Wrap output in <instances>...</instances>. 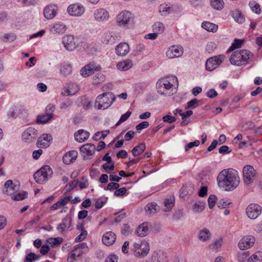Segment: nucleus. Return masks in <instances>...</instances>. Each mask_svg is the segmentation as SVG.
I'll return each instance as SVG.
<instances>
[{
    "label": "nucleus",
    "instance_id": "ea45409f",
    "mask_svg": "<svg viewBox=\"0 0 262 262\" xmlns=\"http://www.w3.org/2000/svg\"><path fill=\"white\" fill-rule=\"evenodd\" d=\"M146 146L144 143H140L132 149V154L134 157H137L141 155L145 149Z\"/></svg>",
    "mask_w": 262,
    "mask_h": 262
},
{
    "label": "nucleus",
    "instance_id": "b1692460",
    "mask_svg": "<svg viewBox=\"0 0 262 262\" xmlns=\"http://www.w3.org/2000/svg\"><path fill=\"white\" fill-rule=\"evenodd\" d=\"M67 27L63 23L58 22L51 25L50 31L53 34H63L66 32Z\"/></svg>",
    "mask_w": 262,
    "mask_h": 262
},
{
    "label": "nucleus",
    "instance_id": "c85d7f7f",
    "mask_svg": "<svg viewBox=\"0 0 262 262\" xmlns=\"http://www.w3.org/2000/svg\"><path fill=\"white\" fill-rule=\"evenodd\" d=\"M103 243L107 246L112 245L115 243V233L113 232H107L102 236Z\"/></svg>",
    "mask_w": 262,
    "mask_h": 262
},
{
    "label": "nucleus",
    "instance_id": "c9c22d12",
    "mask_svg": "<svg viewBox=\"0 0 262 262\" xmlns=\"http://www.w3.org/2000/svg\"><path fill=\"white\" fill-rule=\"evenodd\" d=\"M132 66V61L129 59H127L119 62L117 64V67L121 71H125L131 68Z\"/></svg>",
    "mask_w": 262,
    "mask_h": 262
},
{
    "label": "nucleus",
    "instance_id": "37998d69",
    "mask_svg": "<svg viewBox=\"0 0 262 262\" xmlns=\"http://www.w3.org/2000/svg\"><path fill=\"white\" fill-rule=\"evenodd\" d=\"M232 16L234 20L239 23H242L244 19V16L239 10H235L232 11Z\"/></svg>",
    "mask_w": 262,
    "mask_h": 262
},
{
    "label": "nucleus",
    "instance_id": "5fc2aeb1",
    "mask_svg": "<svg viewBox=\"0 0 262 262\" xmlns=\"http://www.w3.org/2000/svg\"><path fill=\"white\" fill-rule=\"evenodd\" d=\"M119 185L116 183V196H121L124 195L126 192V189L125 187L119 188Z\"/></svg>",
    "mask_w": 262,
    "mask_h": 262
},
{
    "label": "nucleus",
    "instance_id": "cd10ccee",
    "mask_svg": "<svg viewBox=\"0 0 262 262\" xmlns=\"http://www.w3.org/2000/svg\"><path fill=\"white\" fill-rule=\"evenodd\" d=\"M78 153L75 150L68 152L62 158V161L66 164H70L73 163L77 157Z\"/></svg>",
    "mask_w": 262,
    "mask_h": 262
},
{
    "label": "nucleus",
    "instance_id": "13d9d810",
    "mask_svg": "<svg viewBox=\"0 0 262 262\" xmlns=\"http://www.w3.org/2000/svg\"><path fill=\"white\" fill-rule=\"evenodd\" d=\"M27 194H28L26 192L18 193L13 195L12 197V199L15 201H21L26 198L27 197Z\"/></svg>",
    "mask_w": 262,
    "mask_h": 262
},
{
    "label": "nucleus",
    "instance_id": "f704fd0d",
    "mask_svg": "<svg viewBox=\"0 0 262 262\" xmlns=\"http://www.w3.org/2000/svg\"><path fill=\"white\" fill-rule=\"evenodd\" d=\"M159 210V206L155 203H149L145 207V213L148 215L155 214Z\"/></svg>",
    "mask_w": 262,
    "mask_h": 262
},
{
    "label": "nucleus",
    "instance_id": "4c0bfd02",
    "mask_svg": "<svg viewBox=\"0 0 262 262\" xmlns=\"http://www.w3.org/2000/svg\"><path fill=\"white\" fill-rule=\"evenodd\" d=\"M164 211H169L172 209L174 204V198L173 196H170L168 198L165 199L164 202Z\"/></svg>",
    "mask_w": 262,
    "mask_h": 262
},
{
    "label": "nucleus",
    "instance_id": "5701e85b",
    "mask_svg": "<svg viewBox=\"0 0 262 262\" xmlns=\"http://www.w3.org/2000/svg\"><path fill=\"white\" fill-rule=\"evenodd\" d=\"M151 262H167L166 254L161 250L154 251L151 255Z\"/></svg>",
    "mask_w": 262,
    "mask_h": 262
},
{
    "label": "nucleus",
    "instance_id": "603ef678",
    "mask_svg": "<svg viewBox=\"0 0 262 262\" xmlns=\"http://www.w3.org/2000/svg\"><path fill=\"white\" fill-rule=\"evenodd\" d=\"M204 203L203 202H199L194 204L192 210L194 212H200L204 209Z\"/></svg>",
    "mask_w": 262,
    "mask_h": 262
},
{
    "label": "nucleus",
    "instance_id": "e2e57ef3",
    "mask_svg": "<svg viewBox=\"0 0 262 262\" xmlns=\"http://www.w3.org/2000/svg\"><path fill=\"white\" fill-rule=\"evenodd\" d=\"M230 204H231V202L229 200L222 199L217 203V206L219 208H226Z\"/></svg>",
    "mask_w": 262,
    "mask_h": 262
},
{
    "label": "nucleus",
    "instance_id": "6e6d98bb",
    "mask_svg": "<svg viewBox=\"0 0 262 262\" xmlns=\"http://www.w3.org/2000/svg\"><path fill=\"white\" fill-rule=\"evenodd\" d=\"M39 258V256L36 255L34 253H30L26 255L25 262H32L33 260H37Z\"/></svg>",
    "mask_w": 262,
    "mask_h": 262
},
{
    "label": "nucleus",
    "instance_id": "e433bc0d",
    "mask_svg": "<svg viewBox=\"0 0 262 262\" xmlns=\"http://www.w3.org/2000/svg\"><path fill=\"white\" fill-rule=\"evenodd\" d=\"M83 253V251H78L77 248L71 252L68 256L67 260L68 262H74L76 260V258L80 256Z\"/></svg>",
    "mask_w": 262,
    "mask_h": 262
},
{
    "label": "nucleus",
    "instance_id": "4be33fe9",
    "mask_svg": "<svg viewBox=\"0 0 262 262\" xmlns=\"http://www.w3.org/2000/svg\"><path fill=\"white\" fill-rule=\"evenodd\" d=\"M95 146L91 143L85 144L80 148V151L84 158L93 155L95 153Z\"/></svg>",
    "mask_w": 262,
    "mask_h": 262
},
{
    "label": "nucleus",
    "instance_id": "9d476101",
    "mask_svg": "<svg viewBox=\"0 0 262 262\" xmlns=\"http://www.w3.org/2000/svg\"><path fill=\"white\" fill-rule=\"evenodd\" d=\"M224 55H219L208 58L206 62V68L209 71H212L217 68L224 60Z\"/></svg>",
    "mask_w": 262,
    "mask_h": 262
},
{
    "label": "nucleus",
    "instance_id": "a19ab883",
    "mask_svg": "<svg viewBox=\"0 0 262 262\" xmlns=\"http://www.w3.org/2000/svg\"><path fill=\"white\" fill-rule=\"evenodd\" d=\"M72 72V67L71 64L63 63L60 66V73L63 76H67Z\"/></svg>",
    "mask_w": 262,
    "mask_h": 262
},
{
    "label": "nucleus",
    "instance_id": "20e7f679",
    "mask_svg": "<svg viewBox=\"0 0 262 262\" xmlns=\"http://www.w3.org/2000/svg\"><path fill=\"white\" fill-rule=\"evenodd\" d=\"M150 246L148 242L145 240L134 242L131 246V252L137 258H144L149 253Z\"/></svg>",
    "mask_w": 262,
    "mask_h": 262
},
{
    "label": "nucleus",
    "instance_id": "7ed1b4c3",
    "mask_svg": "<svg viewBox=\"0 0 262 262\" xmlns=\"http://www.w3.org/2000/svg\"><path fill=\"white\" fill-rule=\"evenodd\" d=\"M251 52L247 50H239L233 52L230 57V63L236 66L245 65L253 57Z\"/></svg>",
    "mask_w": 262,
    "mask_h": 262
},
{
    "label": "nucleus",
    "instance_id": "864d4df0",
    "mask_svg": "<svg viewBox=\"0 0 262 262\" xmlns=\"http://www.w3.org/2000/svg\"><path fill=\"white\" fill-rule=\"evenodd\" d=\"M244 42V40L243 39H235L229 50H233L234 49L241 48Z\"/></svg>",
    "mask_w": 262,
    "mask_h": 262
},
{
    "label": "nucleus",
    "instance_id": "6e6552de",
    "mask_svg": "<svg viewBox=\"0 0 262 262\" xmlns=\"http://www.w3.org/2000/svg\"><path fill=\"white\" fill-rule=\"evenodd\" d=\"M132 19V13L126 10H123L116 17L118 26L122 28H127Z\"/></svg>",
    "mask_w": 262,
    "mask_h": 262
},
{
    "label": "nucleus",
    "instance_id": "680f3d73",
    "mask_svg": "<svg viewBox=\"0 0 262 262\" xmlns=\"http://www.w3.org/2000/svg\"><path fill=\"white\" fill-rule=\"evenodd\" d=\"M79 188L80 189L86 188L88 187V180L86 177H82L81 178V181L79 182Z\"/></svg>",
    "mask_w": 262,
    "mask_h": 262
},
{
    "label": "nucleus",
    "instance_id": "bb28decb",
    "mask_svg": "<svg viewBox=\"0 0 262 262\" xmlns=\"http://www.w3.org/2000/svg\"><path fill=\"white\" fill-rule=\"evenodd\" d=\"M75 140L78 142L82 143L86 141L90 137V133L83 129H79L75 133Z\"/></svg>",
    "mask_w": 262,
    "mask_h": 262
},
{
    "label": "nucleus",
    "instance_id": "a211bd4d",
    "mask_svg": "<svg viewBox=\"0 0 262 262\" xmlns=\"http://www.w3.org/2000/svg\"><path fill=\"white\" fill-rule=\"evenodd\" d=\"M4 186V191L6 194L10 195L13 194L19 189V184L18 183H13L11 180L7 181Z\"/></svg>",
    "mask_w": 262,
    "mask_h": 262
},
{
    "label": "nucleus",
    "instance_id": "a878e982",
    "mask_svg": "<svg viewBox=\"0 0 262 262\" xmlns=\"http://www.w3.org/2000/svg\"><path fill=\"white\" fill-rule=\"evenodd\" d=\"M72 217L70 216H66L62 220V222L59 224L57 227V230H59L61 233H63L64 230L67 228L69 229L72 226Z\"/></svg>",
    "mask_w": 262,
    "mask_h": 262
},
{
    "label": "nucleus",
    "instance_id": "0eeeda50",
    "mask_svg": "<svg viewBox=\"0 0 262 262\" xmlns=\"http://www.w3.org/2000/svg\"><path fill=\"white\" fill-rule=\"evenodd\" d=\"M243 181L247 186H250L255 181L257 172L254 167L250 165H247L243 168Z\"/></svg>",
    "mask_w": 262,
    "mask_h": 262
},
{
    "label": "nucleus",
    "instance_id": "c03bdc74",
    "mask_svg": "<svg viewBox=\"0 0 262 262\" xmlns=\"http://www.w3.org/2000/svg\"><path fill=\"white\" fill-rule=\"evenodd\" d=\"M211 6L216 10H222L224 7V2L223 0H211Z\"/></svg>",
    "mask_w": 262,
    "mask_h": 262
},
{
    "label": "nucleus",
    "instance_id": "0e129e2a",
    "mask_svg": "<svg viewBox=\"0 0 262 262\" xmlns=\"http://www.w3.org/2000/svg\"><path fill=\"white\" fill-rule=\"evenodd\" d=\"M121 232L122 234L127 236L131 233V229L127 224H124L121 227Z\"/></svg>",
    "mask_w": 262,
    "mask_h": 262
},
{
    "label": "nucleus",
    "instance_id": "052dcab7",
    "mask_svg": "<svg viewBox=\"0 0 262 262\" xmlns=\"http://www.w3.org/2000/svg\"><path fill=\"white\" fill-rule=\"evenodd\" d=\"M16 39V35L14 34H5L4 35L3 37V40L4 41H12Z\"/></svg>",
    "mask_w": 262,
    "mask_h": 262
},
{
    "label": "nucleus",
    "instance_id": "72a5a7b5",
    "mask_svg": "<svg viewBox=\"0 0 262 262\" xmlns=\"http://www.w3.org/2000/svg\"><path fill=\"white\" fill-rule=\"evenodd\" d=\"M173 11V8L168 4L163 3L159 7V12L163 16H166L171 13Z\"/></svg>",
    "mask_w": 262,
    "mask_h": 262
},
{
    "label": "nucleus",
    "instance_id": "6ab92c4d",
    "mask_svg": "<svg viewBox=\"0 0 262 262\" xmlns=\"http://www.w3.org/2000/svg\"><path fill=\"white\" fill-rule=\"evenodd\" d=\"M62 43L66 50L73 51L76 48L74 38L73 35H67L62 38Z\"/></svg>",
    "mask_w": 262,
    "mask_h": 262
},
{
    "label": "nucleus",
    "instance_id": "bf43d9fd",
    "mask_svg": "<svg viewBox=\"0 0 262 262\" xmlns=\"http://www.w3.org/2000/svg\"><path fill=\"white\" fill-rule=\"evenodd\" d=\"M217 201V198L214 195H210L208 199V203L209 207L210 209H212L213 207L214 206L216 202Z\"/></svg>",
    "mask_w": 262,
    "mask_h": 262
},
{
    "label": "nucleus",
    "instance_id": "9b49d317",
    "mask_svg": "<svg viewBox=\"0 0 262 262\" xmlns=\"http://www.w3.org/2000/svg\"><path fill=\"white\" fill-rule=\"evenodd\" d=\"M54 111L55 106L52 104H48L46 108V113L37 117V122L42 124L47 123L53 117Z\"/></svg>",
    "mask_w": 262,
    "mask_h": 262
},
{
    "label": "nucleus",
    "instance_id": "4d7b16f0",
    "mask_svg": "<svg viewBox=\"0 0 262 262\" xmlns=\"http://www.w3.org/2000/svg\"><path fill=\"white\" fill-rule=\"evenodd\" d=\"M249 253L248 251L243 250L239 252L237 254V259L239 261H244L249 256Z\"/></svg>",
    "mask_w": 262,
    "mask_h": 262
},
{
    "label": "nucleus",
    "instance_id": "f257e3e1",
    "mask_svg": "<svg viewBox=\"0 0 262 262\" xmlns=\"http://www.w3.org/2000/svg\"><path fill=\"white\" fill-rule=\"evenodd\" d=\"M216 180L219 187L227 191L234 190L240 183L238 171L232 168L222 170L219 173Z\"/></svg>",
    "mask_w": 262,
    "mask_h": 262
},
{
    "label": "nucleus",
    "instance_id": "f3484780",
    "mask_svg": "<svg viewBox=\"0 0 262 262\" xmlns=\"http://www.w3.org/2000/svg\"><path fill=\"white\" fill-rule=\"evenodd\" d=\"M94 14L95 19L98 22L107 21L110 18L108 12L103 8L96 10Z\"/></svg>",
    "mask_w": 262,
    "mask_h": 262
},
{
    "label": "nucleus",
    "instance_id": "7c9ffc66",
    "mask_svg": "<svg viewBox=\"0 0 262 262\" xmlns=\"http://www.w3.org/2000/svg\"><path fill=\"white\" fill-rule=\"evenodd\" d=\"M79 89L80 88L77 84L71 83L65 88L62 94L67 96L74 95L79 91Z\"/></svg>",
    "mask_w": 262,
    "mask_h": 262
},
{
    "label": "nucleus",
    "instance_id": "c756f323",
    "mask_svg": "<svg viewBox=\"0 0 262 262\" xmlns=\"http://www.w3.org/2000/svg\"><path fill=\"white\" fill-rule=\"evenodd\" d=\"M129 51V46L126 42L121 43L116 47V53L119 56H125Z\"/></svg>",
    "mask_w": 262,
    "mask_h": 262
},
{
    "label": "nucleus",
    "instance_id": "1a4fd4ad",
    "mask_svg": "<svg viewBox=\"0 0 262 262\" xmlns=\"http://www.w3.org/2000/svg\"><path fill=\"white\" fill-rule=\"evenodd\" d=\"M262 208L256 203L250 204L246 209V213L248 218L251 220L257 219L261 213Z\"/></svg>",
    "mask_w": 262,
    "mask_h": 262
},
{
    "label": "nucleus",
    "instance_id": "412c9836",
    "mask_svg": "<svg viewBox=\"0 0 262 262\" xmlns=\"http://www.w3.org/2000/svg\"><path fill=\"white\" fill-rule=\"evenodd\" d=\"M52 140V137L50 134H43L37 140V144L41 148H47L49 146Z\"/></svg>",
    "mask_w": 262,
    "mask_h": 262
},
{
    "label": "nucleus",
    "instance_id": "423d86ee",
    "mask_svg": "<svg viewBox=\"0 0 262 262\" xmlns=\"http://www.w3.org/2000/svg\"><path fill=\"white\" fill-rule=\"evenodd\" d=\"M53 175V170L49 165H45L34 174V178L38 184H43Z\"/></svg>",
    "mask_w": 262,
    "mask_h": 262
},
{
    "label": "nucleus",
    "instance_id": "69168bd1",
    "mask_svg": "<svg viewBox=\"0 0 262 262\" xmlns=\"http://www.w3.org/2000/svg\"><path fill=\"white\" fill-rule=\"evenodd\" d=\"M199 105V101L196 99H193L187 103V108H194Z\"/></svg>",
    "mask_w": 262,
    "mask_h": 262
},
{
    "label": "nucleus",
    "instance_id": "f8f14e48",
    "mask_svg": "<svg viewBox=\"0 0 262 262\" xmlns=\"http://www.w3.org/2000/svg\"><path fill=\"white\" fill-rule=\"evenodd\" d=\"M84 11L83 6L78 3L71 4L67 8L68 13L72 16H80L84 13Z\"/></svg>",
    "mask_w": 262,
    "mask_h": 262
},
{
    "label": "nucleus",
    "instance_id": "79ce46f5",
    "mask_svg": "<svg viewBox=\"0 0 262 262\" xmlns=\"http://www.w3.org/2000/svg\"><path fill=\"white\" fill-rule=\"evenodd\" d=\"M47 242L52 247H56L59 246L62 243L63 238L61 237L50 238L47 240Z\"/></svg>",
    "mask_w": 262,
    "mask_h": 262
},
{
    "label": "nucleus",
    "instance_id": "aec40b11",
    "mask_svg": "<svg viewBox=\"0 0 262 262\" xmlns=\"http://www.w3.org/2000/svg\"><path fill=\"white\" fill-rule=\"evenodd\" d=\"M151 225L148 222H144L138 226L135 231V234L139 237L146 236L149 231Z\"/></svg>",
    "mask_w": 262,
    "mask_h": 262
},
{
    "label": "nucleus",
    "instance_id": "09e8293b",
    "mask_svg": "<svg viewBox=\"0 0 262 262\" xmlns=\"http://www.w3.org/2000/svg\"><path fill=\"white\" fill-rule=\"evenodd\" d=\"M153 31L158 33H162L165 30L164 25L161 22H156L152 26Z\"/></svg>",
    "mask_w": 262,
    "mask_h": 262
},
{
    "label": "nucleus",
    "instance_id": "774afa93",
    "mask_svg": "<svg viewBox=\"0 0 262 262\" xmlns=\"http://www.w3.org/2000/svg\"><path fill=\"white\" fill-rule=\"evenodd\" d=\"M131 112L129 111L127 112L124 114L122 115L119 120V121L116 123V126L119 125L122 122L126 121L130 116Z\"/></svg>",
    "mask_w": 262,
    "mask_h": 262
},
{
    "label": "nucleus",
    "instance_id": "2eb2a0df",
    "mask_svg": "<svg viewBox=\"0 0 262 262\" xmlns=\"http://www.w3.org/2000/svg\"><path fill=\"white\" fill-rule=\"evenodd\" d=\"M183 53V48L181 46H171L166 52V56L169 58H177L181 56Z\"/></svg>",
    "mask_w": 262,
    "mask_h": 262
},
{
    "label": "nucleus",
    "instance_id": "2f4dec72",
    "mask_svg": "<svg viewBox=\"0 0 262 262\" xmlns=\"http://www.w3.org/2000/svg\"><path fill=\"white\" fill-rule=\"evenodd\" d=\"M71 199L72 196H71L64 197L63 198L61 199L59 201H58L56 203L52 205L50 207V209L51 210H57L62 207V206L66 205Z\"/></svg>",
    "mask_w": 262,
    "mask_h": 262
},
{
    "label": "nucleus",
    "instance_id": "393cba45",
    "mask_svg": "<svg viewBox=\"0 0 262 262\" xmlns=\"http://www.w3.org/2000/svg\"><path fill=\"white\" fill-rule=\"evenodd\" d=\"M57 6L54 5H51L47 6L44 9V16L48 19L53 18L57 13Z\"/></svg>",
    "mask_w": 262,
    "mask_h": 262
},
{
    "label": "nucleus",
    "instance_id": "dca6fc26",
    "mask_svg": "<svg viewBox=\"0 0 262 262\" xmlns=\"http://www.w3.org/2000/svg\"><path fill=\"white\" fill-rule=\"evenodd\" d=\"M37 136L38 133L36 129L33 127H29L24 131L22 138L25 141L30 143L34 141Z\"/></svg>",
    "mask_w": 262,
    "mask_h": 262
},
{
    "label": "nucleus",
    "instance_id": "39448f33",
    "mask_svg": "<svg viewBox=\"0 0 262 262\" xmlns=\"http://www.w3.org/2000/svg\"><path fill=\"white\" fill-rule=\"evenodd\" d=\"M115 100L112 93H104L99 95L95 101V107L98 110L107 108Z\"/></svg>",
    "mask_w": 262,
    "mask_h": 262
},
{
    "label": "nucleus",
    "instance_id": "49530a36",
    "mask_svg": "<svg viewBox=\"0 0 262 262\" xmlns=\"http://www.w3.org/2000/svg\"><path fill=\"white\" fill-rule=\"evenodd\" d=\"M105 77L104 75L101 73L96 74L93 79V84L94 85H98L105 80Z\"/></svg>",
    "mask_w": 262,
    "mask_h": 262
},
{
    "label": "nucleus",
    "instance_id": "338daca9",
    "mask_svg": "<svg viewBox=\"0 0 262 262\" xmlns=\"http://www.w3.org/2000/svg\"><path fill=\"white\" fill-rule=\"evenodd\" d=\"M88 232L86 230L82 229L81 233L77 236L75 239V241L76 242H79L83 241L87 236Z\"/></svg>",
    "mask_w": 262,
    "mask_h": 262
},
{
    "label": "nucleus",
    "instance_id": "3c124183",
    "mask_svg": "<svg viewBox=\"0 0 262 262\" xmlns=\"http://www.w3.org/2000/svg\"><path fill=\"white\" fill-rule=\"evenodd\" d=\"M108 133L109 132L107 130L98 132L95 134L93 138L94 140L98 141L101 139H104L107 136Z\"/></svg>",
    "mask_w": 262,
    "mask_h": 262
},
{
    "label": "nucleus",
    "instance_id": "4468645a",
    "mask_svg": "<svg viewBox=\"0 0 262 262\" xmlns=\"http://www.w3.org/2000/svg\"><path fill=\"white\" fill-rule=\"evenodd\" d=\"M255 238L252 235H247L243 237L238 243V247L242 250H244L251 247L254 244Z\"/></svg>",
    "mask_w": 262,
    "mask_h": 262
},
{
    "label": "nucleus",
    "instance_id": "ddd939ff",
    "mask_svg": "<svg viewBox=\"0 0 262 262\" xmlns=\"http://www.w3.org/2000/svg\"><path fill=\"white\" fill-rule=\"evenodd\" d=\"M101 67L95 63H90L84 66L81 70L80 74L83 77H88L93 74L95 71H100Z\"/></svg>",
    "mask_w": 262,
    "mask_h": 262
},
{
    "label": "nucleus",
    "instance_id": "58836bf2",
    "mask_svg": "<svg viewBox=\"0 0 262 262\" xmlns=\"http://www.w3.org/2000/svg\"><path fill=\"white\" fill-rule=\"evenodd\" d=\"M202 27L208 31L215 32L218 29V26L210 22L206 21L202 24Z\"/></svg>",
    "mask_w": 262,
    "mask_h": 262
},
{
    "label": "nucleus",
    "instance_id": "473e14b6",
    "mask_svg": "<svg viewBox=\"0 0 262 262\" xmlns=\"http://www.w3.org/2000/svg\"><path fill=\"white\" fill-rule=\"evenodd\" d=\"M211 236V233L210 231L206 228L200 230L198 235L199 240L203 242L210 240Z\"/></svg>",
    "mask_w": 262,
    "mask_h": 262
},
{
    "label": "nucleus",
    "instance_id": "8fccbe9b",
    "mask_svg": "<svg viewBox=\"0 0 262 262\" xmlns=\"http://www.w3.org/2000/svg\"><path fill=\"white\" fill-rule=\"evenodd\" d=\"M223 244V239L219 238L216 239L213 243L209 245V248L210 249H217L221 247Z\"/></svg>",
    "mask_w": 262,
    "mask_h": 262
},
{
    "label": "nucleus",
    "instance_id": "de8ad7c7",
    "mask_svg": "<svg viewBox=\"0 0 262 262\" xmlns=\"http://www.w3.org/2000/svg\"><path fill=\"white\" fill-rule=\"evenodd\" d=\"M249 5L251 9V10L256 13L260 14L261 12V9L260 7V5L256 3L255 1H252L249 2Z\"/></svg>",
    "mask_w": 262,
    "mask_h": 262
},
{
    "label": "nucleus",
    "instance_id": "f03ea898",
    "mask_svg": "<svg viewBox=\"0 0 262 262\" xmlns=\"http://www.w3.org/2000/svg\"><path fill=\"white\" fill-rule=\"evenodd\" d=\"M177 82L174 76L161 78L156 83L157 92L161 95L170 96L176 92L174 84Z\"/></svg>",
    "mask_w": 262,
    "mask_h": 262
},
{
    "label": "nucleus",
    "instance_id": "a18cd8bd",
    "mask_svg": "<svg viewBox=\"0 0 262 262\" xmlns=\"http://www.w3.org/2000/svg\"><path fill=\"white\" fill-rule=\"evenodd\" d=\"M262 260V252L257 251L252 254L248 259V262H260Z\"/></svg>",
    "mask_w": 262,
    "mask_h": 262
}]
</instances>
